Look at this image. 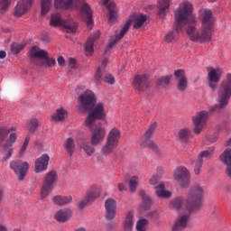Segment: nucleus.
I'll list each match as a JSON object with an SVG mask.
<instances>
[{
	"label": "nucleus",
	"instance_id": "nucleus-8",
	"mask_svg": "<svg viewBox=\"0 0 231 231\" xmlns=\"http://www.w3.org/2000/svg\"><path fill=\"white\" fill-rule=\"evenodd\" d=\"M57 181H59V175L57 174V171L51 170L45 174L40 192L41 198H42V199H46V198L50 196Z\"/></svg>",
	"mask_w": 231,
	"mask_h": 231
},
{
	"label": "nucleus",
	"instance_id": "nucleus-64",
	"mask_svg": "<svg viewBox=\"0 0 231 231\" xmlns=\"http://www.w3.org/2000/svg\"><path fill=\"white\" fill-rule=\"evenodd\" d=\"M231 145V138L226 142V146L229 147Z\"/></svg>",
	"mask_w": 231,
	"mask_h": 231
},
{
	"label": "nucleus",
	"instance_id": "nucleus-45",
	"mask_svg": "<svg viewBox=\"0 0 231 231\" xmlns=\"http://www.w3.org/2000/svg\"><path fill=\"white\" fill-rule=\"evenodd\" d=\"M171 79L172 76H163L157 81V86H161L162 88H165V86H169L171 84Z\"/></svg>",
	"mask_w": 231,
	"mask_h": 231
},
{
	"label": "nucleus",
	"instance_id": "nucleus-13",
	"mask_svg": "<svg viewBox=\"0 0 231 231\" xmlns=\"http://www.w3.org/2000/svg\"><path fill=\"white\" fill-rule=\"evenodd\" d=\"M79 102L81 109L84 111H88V109L93 107V105L97 104V96L93 91L88 89L79 95Z\"/></svg>",
	"mask_w": 231,
	"mask_h": 231
},
{
	"label": "nucleus",
	"instance_id": "nucleus-49",
	"mask_svg": "<svg viewBox=\"0 0 231 231\" xmlns=\"http://www.w3.org/2000/svg\"><path fill=\"white\" fill-rule=\"evenodd\" d=\"M138 181H139V179L136 176H134L130 179L129 180L130 192L136 191V188L138 187Z\"/></svg>",
	"mask_w": 231,
	"mask_h": 231
},
{
	"label": "nucleus",
	"instance_id": "nucleus-1",
	"mask_svg": "<svg viewBox=\"0 0 231 231\" xmlns=\"http://www.w3.org/2000/svg\"><path fill=\"white\" fill-rule=\"evenodd\" d=\"M174 30L177 33L186 30L187 35L193 42H210L216 19L210 9L200 11L201 27L198 28V20L194 15V5L189 1H183L174 12Z\"/></svg>",
	"mask_w": 231,
	"mask_h": 231
},
{
	"label": "nucleus",
	"instance_id": "nucleus-3",
	"mask_svg": "<svg viewBox=\"0 0 231 231\" xmlns=\"http://www.w3.org/2000/svg\"><path fill=\"white\" fill-rule=\"evenodd\" d=\"M145 21H147V16L145 14H134L130 15L129 19L125 23V25L122 27L119 33L116 36H112L110 38V42H109V44L107 47L108 50H111V48H114L115 45L116 44V42H118V41H122V39H124V37L125 36V33H127V32H129V28H131V24H133V23H134V24H133L134 28L135 30H138L139 28H142L143 26V24H145Z\"/></svg>",
	"mask_w": 231,
	"mask_h": 231
},
{
	"label": "nucleus",
	"instance_id": "nucleus-63",
	"mask_svg": "<svg viewBox=\"0 0 231 231\" xmlns=\"http://www.w3.org/2000/svg\"><path fill=\"white\" fill-rule=\"evenodd\" d=\"M157 172H158L159 174H163V168L158 167V168H157Z\"/></svg>",
	"mask_w": 231,
	"mask_h": 231
},
{
	"label": "nucleus",
	"instance_id": "nucleus-40",
	"mask_svg": "<svg viewBox=\"0 0 231 231\" xmlns=\"http://www.w3.org/2000/svg\"><path fill=\"white\" fill-rule=\"evenodd\" d=\"M3 152L5 156L3 157V162H7L12 158V154H14V147L8 144H5L3 147Z\"/></svg>",
	"mask_w": 231,
	"mask_h": 231
},
{
	"label": "nucleus",
	"instance_id": "nucleus-24",
	"mask_svg": "<svg viewBox=\"0 0 231 231\" xmlns=\"http://www.w3.org/2000/svg\"><path fill=\"white\" fill-rule=\"evenodd\" d=\"M102 5L107 7L109 12L108 23L109 24H113L116 23V19H118V10L116 9V4L110 2L109 0H103Z\"/></svg>",
	"mask_w": 231,
	"mask_h": 231
},
{
	"label": "nucleus",
	"instance_id": "nucleus-57",
	"mask_svg": "<svg viewBox=\"0 0 231 231\" xmlns=\"http://www.w3.org/2000/svg\"><path fill=\"white\" fill-rule=\"evenodd\" d=\"M69 68H71L72 69L77 68V60L73 59V58H69Z\"/></svg>",
	"mask_w": 231,
	"mask_h": 231
},
{
	"label": "nucleus",
	"instance_id": "nucleus-55",
	"mask_svg": "<svg viewBox=\"0 0 231 231\" xmlns=\"http://www.w3.org/2000/svg\"><path fill=\"white\" fill-rule=\"evenodd\" d=\"M162 180V175H153L152 176V178L150 179V183L152 185H157L158 181H160Z\"/></svg>",
	"mask_w": 231,
	"mask_h": 231
},
{
	"label": "nucleus",
	"instance_id": "nucleus-15",
	"mask_svg": "<svg viewBox=\"0 0 231 231\" xmlns=\"http://www.w3.org/2000/svg\"><path fill=\"white\" fill-rule=\"evenodd\" d=\"M173 178L180 187H187L190 183V172L185 166L177 167L173 171Z\"/></svg>",
	"mask_w": 231,
	"mask_h": 231
},
{
	"label": "nucleus",
	"instance_id": "nucleus-18",
	"mask_svg": "<svg viewBox=\"0 0 231 231\" xmlns=\"http://www.w3.org/2000/svg\"><path fill=\"white\" fill-rule=\"evenodd\" d=\"M92 132V136L90 139L91 145L97 146L100 145L102 142H104V138H106V128L102 127V125H97L96 128H93V125L89 127Z\"/></svg>",
	"mask_w": 231,
	"mask_h": 231
},
{
	"label": "nucleus",
	"instance_id": "nucleus-19",
	"mask_svg": "<svg viewBox=\"0 0 231 231\" xmlns=\"http://www.w3.org/2000/svg\"><path fill=\"white\" fill-rule=\"evenodd\" d=\"M174 78L176 80V88H177L178 91H180V93L187 91V88L189 86V80L187 79L185 71L181 69L175 70Z\"/></svg>",
	"mask_w": 231,
	"mask_h": 231
},
{
	"label": "nucleus",
	"instance_id": "nucleus-29",
	"mask_svg": "<svg viewBox=\"0 0 231 231\" xmlns=\"http://www.w3.org/2000/svg\"><path fill=\"white\" fill-rule=\"evenodd\" d=\"M171 1L172 0H159L157 4L158 15L159 17H165L169 13V8L171 6Z\"/></svg>",
	"mask_w": 231,
	"mask_h": 231
},
{
	"label": "nucleus",
	"instance_id": "nucleus-34",
	"mask_svg": "<svg viewBox=\"0 0 231 231\" xmlns=\"http://www.w3.org/2000/svg\"><path fill=\"white\" fill-rule=\"evenodd\" d=\"M187 200L182 199V197H177L171 200V207L175 210H183V208H187Z\"/></svg>",
	"mask_w": 231,
	"mask_h": 231
},
{
	"label": "nucleus",
	"instance_id": "nucleus-20",
	"mask_svg": "<svg viewBox=\"0 0 231 231\" xmlns=\"http://www.w3.org/2000/svg\"><path fill=\"white\" fill-rule=\"evenodd\" d=\"M33 0H20L14 6V17H23L32 8Z\"/></svg>",
	"mask_w": 231,
	"mask_h": 231
},
{
	"label": "nucleus",
	"instance_id": "nucleus-41",
	"mask_svg": "<svg viewBox=\"0 0 231 231\" xmlns=\"http://www.w3.org/2000/svg\"><path fill=\"white\" fill-rule=\"evenodd\" d=\"M149 225V220L145 218H140L135 225L136 231H147V226Z\"/></svg>",
	"mask_w": 231,
	"mask_h": 231
},
{
	"label": "nucleus",
	"instance_id": "nucleus-25",
	"mask_svg": "<svg viewBox=\"0 0 231 231\" xmlns=\"http://www.w3.org/2000/svg\"><path fill=\"white\" fill-rule=\"evenodd\" d=\"M99 38H100V32L97 31L87 41L86 45H85V52L88 57H90L91 55H93V53L95 51V49L93 48V46L95 44V41H97V39H99Z\"/></svg>",
	"mask_w": 231,
	"mask_h": 231
},
{
	"label": "nucleus",
	"instance_id": "nucleus-50",
	"mask_svg": "<svg viewBox=\"0 0 231 231\" xmlns=\"http://www.w3.org/2000/svg\"><path fill=\"white\" fill-rule=\"evenodd\" d=\"M15 142H17V134L14 132H11L9 138L6 140L5 144L14 147Z\"/></svg>",
	"mask_w": 231,
	"mask_h": 231
},
{
	"label": "nucleus",
	"instance_id": "nucleus-11",
	"mask_svg": "<svg viewBox=\"0 0 231 231\" xmlns=\"http://www.w3.org/2000/svg\"><path fill=\"white\" fill-rule=\"evenodd\" d=\"M49 55L48 51L41 50L37 46L32 47L29 52V57L32 59V62L37 60H45L47 66L51 68V66H55L56 61L55 59L50 58Z\"/></svg>",
	"mask_w": 231,
	"mask_h": 231
},
{
	"label": "nucleus",
	"instance_id": "nucleus-59",
	"mask_svg": "<svg viewBox=\"0 0 231 231\" xmlns=\"http://www.w3.org/2000/svg\"><path fill=\"white\" fill-rule=\"evenodd\" d=\"M41 39L43 42H50V35L46 32L42 33Z\"/></svg>",
	"mask_w": 231,
	"mask_h": 231
},
{
	"label": "nucleus",
	"instance_id": "nucleus-26",
	"mask_svg": "<svg viewBox=\"0 0 231 231\" xmlns=\"http://www.w3.org/2000/svg\"><path fill=\"white\" fill-rule=\"evenodd\" d=\"M72 214L73 212L71 211V209L65 208L58 210L55 213L54 217L59 223H66V221H68V219L71 217Z\"/></svg>",
	"mask_w": 231,
	"mask_h": 231
},
{
	"label": "nucleus",
	"instance_id": "nucleus-21",
	"mask_svg": "<svg viewBox=\"0 0 231 231\" xmlns=\"http://www.w3.org/2000/svg\"><path fill=\"white\" fill-rule=\"evenodd\" d=\"M105 217L108 221H113L116 216V200L115 199H107L105 201Z\"/></svg>",
	"mask_w": 231,
	"mask_h": 231
},
{
	"label": "nucleus",
	"instance_id": "nucleus-48",
	"mask_svg": "<svg viewBox=\"0 0 231 231\" xmlns=\"http://www.w3.org/2000/svg\"><path fill=\"white\" fill-rule=\"evenodd\" d=\"M22 50H24V44L16 42L11 44V51L14 55H17Z\"/></svg>",
	"mask_w": 231,
	"mask_h": 231
},
{
	"label": "nucleus",
	"instance_id": "nucleus-22",
	"mask_svg": "<svg viewBox=\"0 0 231 231\" xmlns=\"http://www.w3.org/2000/svg\"><path fill=\"white\" fill-rule=\"evenodd\" d=\"M50 164V155L47 153L42 154L34 162V172L39 174V172H44L48 171V165Z\"/></svg>",
	"mask_w": 231,
	"mask_h": 231
},
{
	"label": "nucleus",
	"instance_id": "nucleus-44",
	"mask_svg": "<svg viewBox=\"0 0 231 231\" xmlns=\"http://www.w3.org/2000/svg\"><path fill=\"white\" fill-rule=\"evenodd\" d=\"M30 135H27L24 139L22 147L20 148V151L18 152V158H23V156H24V152H26V149H28V143H30Z\"/></svg>",
	"mask_w": 231,
	"mask_h": 231
},
{
	"label": "nucleus",
	"instance_id": "nucleus-33",
	"mask_svg": "<svg viewBox=\"0 0 231 231\" xmlns=\"http://www.w3.org/2000/svg\"><path fill=\"white\" fill-rule=\"evenodd\" d=\"M155 194L157 198H171L172 193L171 191L165 190V184L160 183L155 187Z\"/></svg>",
	"mask_w": 231,
	"mask_h": 231
},
{
	"label": "nucleus",
	"instance_id": "nucleus-56",
	"mask_svg": "<svg viewBox=\"0 0 231 231\" xmlns=\"http://www.w3.org/2000/svg\"><path fill=\"white\" fill-rule=\"evenodd\" d=\"M217 138H219V134H213L211 135H208V142H210L211 143H214V142H217Z\"/></svg>",
	"mask_w": 231,
	"mask_h": 231
},
{
	"label": "nucleus",
	"instance_id": "nucleus-51",
	"mask_svg": "<svg viewBox=\"0 0 231 231\" xmlns=\"http://www.w3.org/2000/svg\"><path fill=\"white\" fill-rule=\"evenodd\" d=\"M165 42H174L176 41V33L173 31L168 32L164 36Z\"/></svg>",
	"mask_w": 231,
	"mask_h": 231
},
{
	"label": "nucleus",
	"instance_id": "nucleus-37",
	"mask_svg": "<svg viewBox=\"0 0 231 231\" xmlns=\"http://www.w3.org/2000/svg\"><path fill=\"white\" fill-rule=\"evenodd\" d=\"M220 161L226 167L228 165H231V149L227 148L226 149L223 153L220 155Z\"/></svg>",
	"mask_w": 231,
	"mask_h": 231
},
{
	"label": "nucleus",
	"instance_id": "nucleus-53",
	"mask_svg": "<svg viewBox=\"0 0 231 231\" xmlns=\"http://www.w3.org/2000/svg\"><path fill=\"white\" fill-rule=\"evenodd\" d=\"M89 203H93V202H92V201L89 199V198L86 195V196H85V199H82V200H80V201L78 203V207H79V208L82 209V208H84L85 207H87L88 204H89Z\"/></svg>",
	"mask_w": 231,
	"mask_h": 231
},
{
	"label": "nucleus",
	"instance_id": "nucleus-32",
	"mask_svg": "<svg viewBox=\"0 0 231 231\" xmlns=\"http://www.w3.org/2000/svg\"><path fill=\"white\" fill-rule=\"evenodd\" d=\"M134 226V220L133 219V213L128 212L123 222V230L133 231Z\"/></svg>",
	"mask_w": 231,
	"mask_h": 231
},
{
	"label": "nucleus",
	"instance_id": "nucleus-60",
	"mask_svg": "<svg viewBox=\"0 0 231 231\" xmlns=\"http://www.w3.org/2000/svg\"><path fill=\"white\" fill-rule=\"evenodd\" d=\"M58 64L59 66H64L66 64V60H64V57L62 56L58 57Z\"/></svg>",
	"mask_w": 231,
	"mask_h": 231
},
{
	"label": "nucleus",
	"instance_id": "nucleus-2",
	"mask_svg": "<svg viewBox=\"0 0 231 231\" xmlns=\"http://www.w3.org/2000/svg\"><path fill=\"white\" fill-rule=\"evenodd\" d=\"M205 196V187L199 183L193 184L187 195L186 199V210L188 214L180 215L177 220L173 223L171 231H182L187 228L189 225V219L190 217V212L194 210H199L201 208V203H203V198Z\"/></svg>",
	"mask_w": 231,
	"mask_h": 231
},
{
	"label": "nucleus",
	"instance_id": "nucleus-35",
	"mask_svg": "<svg viewBox=\"0 0 231 231\" xmlns=\"http://www.w3.org/2000/svg\"><path fill=\"white\" fill-rule=\"evenodd\" d=\"M68 117V111L64 108H59L54 115L51 116L54 122H62Z\"/></svg>",
	"mask_w": 231,
	"mask_h": 231
},
{
	"label": "nucleus",
	"instance_id": "nucleus-42",
	"mask_svg": "<svg viewBox=\"0 0 231 231\" xmlns=\"http://www.w3.org/2000/svg\"><path fill=\"white\" fill-rule=\"evenodd\" d=\"M38 127H39V120H37L36 118H33L27 123V130L29 131V133H32V134L35 133Z\"/></svg>",
	"mask_w": 231,
	"mask_h": 231
},
{
	"label": "nucleus",
	"instance_id": "nucleus-43",
	"mask_svg": "<svg viewBox=\"0 0 231 231\" xmlns=\"http://www.w3.org/2000/svg\"><path fill=\"white\" fill-rule=\"evenodd\" d=\"M12 6V0H0V14H6Z\"/></svg>",
	"mask_w": 231,
	"mask_h": 231
},
{
	"label": "nucleus",
	"instance_id": "nucleus-52",
	"mask_svg": "<svg viewBox=\"0 0 231 231\" xmlns=\"http://www.w3.org/2000/svg\"><path fill=\"white\" fill-rule=\"evenodd\" d=\"M103 81L106 82V84H109L110 86H113V84H115V82H116L115 76H113L111 74H106L103 78Z\"/></svg>",
	"mask_w": 231,
	"mask_h": 231
},
{
	"label": "nucleus",
	"instance_id": "nucleus-9",
	"mask_svg": "<svg viewBox=\"0 0 231 231\" xmlns=\"http://www.w3.org/2000/svg\"><path fill=\"white\" fill-rule=\"evenodd\" d=\"M51 26H61V28L65 29L68 33H75L77 32L78 24L73 21V19L69 18L67 20H63L60 17V14L56 13L51 15Z\"/></svg>",
	"mask_w": 231,
	"mask_h": 231
},
{
	"label": "nucleus",
	"instance_id": "nucleus-30",
	"mask_svg": "<svg viewBox=\"0 0 231 231\" xmlns=\"http://www.w3.org/2000/svg\"><path fill=\"white\" fill-rule=\"evenodd\" d=\"M52 201H53V204L58 205V207H64L66 205H69V203L73 201V197L71 195H68V196L57 195L53 197Z\"/></svg>",
	"mask_w": 231,
	"mask_h": 231
},
{
	"label": "nucleus",
	"instance_id": "nucleus-62",
	"mask_svg": "<svg viewBox=\"0 0 231 231\" xmlns=\"http://www.w3.org/2000/svg\"><path fill=\"white\" fill-rule=\"evenodd\" d=\"M0 231H8V228L5 225L0 224Z\"/></svg>",
	"mask_w": 231,
	"mask_h": 231
},
{
	"label": "nucleus",
	"instance_id": "nucleus-39",
	"mask_svg": "<svg viewBox=\"0 0 231 231\" xmlns=\"http://www.w3.org/2000/svg\"><path fill=\"white\" fill-rule=\"evenodd\" d=\"M15 131V127H0V145L3 143L10 133Z\"/></svg>",
	"mask_w": 231,
	"mask_h": 231
},
{
	"label": "nucleus",
	"instance_id": "nucleus-31",
	"mask_svg": "<svg viewBox=\"0 0 231 231\" xmlns=\"http://www.w3.org/2000/svg\"><path fill=\"white\" fill-rule=\"evenodd\" d=\"M74 0H54L56 10H69L73 6Z\"/></svg>",
	"mask_w": 231,
	"mask_h": 231
},
{
	"label": "nucleus",
	"instance_id": "nucleus-58",
	"mask_svg": "<svg viewBox=\"0 0 231 231\" xmlns=\"http://www.w3.org/2000/svg\"><path fill=\"white\" fill-rule=\"evenodd\" d=\"M117 188L119 192H124V190H127V186L124 182L118 183Z\"/></svg>",
	"mask_w": 231,
	"mask_h": 231
},
{
	"label": "nucleus",
	"instance_id": "nucleus-6",
	"mask_svg": "<svg viewBox=\"0 0 231 231\" xmlns=\"http://www.w3.org/2000/svg\"><path fill=\"white\" fill-rule=\"evenodd\" d=\"M156 129H158V123L157 122L152 123L149 125L147 131L143 134L140 145L143 149H145V148L151 149L152 151H153V152H156V154H160L161 152L160 147L154 141L151 140V138L154 136V133L156 132Z\"/></svg>",
	"mask_w": 231,
	"mask_h": 231
},
{
	"label": "nucleus",
	"instance_id": "nucleus-10",
	"mask_svg": "<svg viewBox=\"0 0 231 231\" xmlns=\"http://www.w3.org/2000/svg\"><path fill=\"white\" fill-rule=\"evenodd\" d=\"M9 167L10 170L14 171V174H16L19 181H23L26 178V174H28V171H30V163L21 160L11 161Z\"/></svg>",
	"mask_w": 231,
	"mask_h": 231
},
{
	"label": "nucleus",
	"instance_id": "nucleus-47",
	"mask_svg": "<svg viewBox=\"0 0 231 231\" xmlns=\"http://www.w3.org/2000/svg\"><path fill=\"white\" fill-rule=\"evenodd\" d=\"M139 196L142 198V199L146 207H149V205H151V203H152L151 197H149V195H147V193H145V190L141 189L139 191Z\"/></svg>",
	"mask_w": 231,
	"mask_h": 231
},
{
	"label": "nucleus",
	"instance_id": "nucleus-36",
	"mask_svg": "<svg viewBox=\"0 0 231 231\" xmlns=\"http://www.w3.org/2000/svg\"><path fill=\"white\" fill-rule=\"evenodd\" d=\"M65 149L69 154V156H73L74 152H75V141L73 140V138L69 137L66 141H65Z\"/></svg>",
	"mask_w": 231,
	"mask_h": 231
},
{
	"label": "nucleus",
	"instance_id": "nucleus-5",
	"mask_svg": "<svg viewBox=\"0 0 231 231\" xmlns=\"http://www.w3.org/2000/svg\"><path fill=\"white\" fill-rule=\"evenodd\" d=\"M120 138H122V131L117 127H113L107 134L105 144L101 147V154L103 156H111L116 149L120 145Z\"/></svg>",
	"mask_w": 231,
	"mask_h": 231
},
{
	"label": "nucleus",
	"instance_id": "nucleus-38",
	"mask_svg": "<svg viewBox=\"0 0 231 231\" xmlns=\"http://www.w3.org/2000/svg\"><path fill=\"white\" fill-rule=\"evenodd\" d=\"M190 129L189 128H182L180 130L178 136L180 140V142H184L185 143H188L189 138H190Z\"/></svg>",
	"mask_w": 231,
	"mask_h": 231
},
{
	"label": "nucleus",
	"instance_id": "nucleus-54",
	"mask_svg": "<svg viewBox=\"0 0 231 231\" xmlns=\"http://www.w3.org/2000/svg\"><path fill=\"white\" fill-rule=\"evenodd\" d=\"M83 150L88 156H91L93 152H95V147L89 145V144H84Z\"/></svg>",
	"mask_w": 231,
	"mask_h": 231
},
{
	"label": "nucleus",
	"instance_id": "nucleus-27",
	"mask_svg": "<svg viewBox=\"0 0 231 231\" xmlns=\"http://www.w3.org/2000/svg\"><path fill=\"white\" fill-rule=\"evenodd\" d=\"M107 62H109V60L106 58L101 65L97 67L96 73L94 74V82L96 84H100L102 82V75H104L106 68H107Z\"/></svg>",
	"mask_w": 231,
	"mask_h": 231
},
{
	"label": "nucleus",
	"instance_id": "nucleus-17",
	"mask_svg": "<svg viewBox=\"0 0 231 231\" xmlns=\"http://www.w3.org/2000/svg\"><path fill=\"white\" fill-rule=\"evenodd\" d=\"M151 81L149 80V77L145 74L134 76L132 81L134 89L140 92L149 89Z\"/></svg>",
	"mask_w": 231,
	"mask_h": 231
},
{
	"label": "nucleus",
	"instance_id": "nucleus-28",
	"mask_svg": "<svg viewBox=\"0 0 231 231\" xmlns=\"http://www.w3.org/2000/svg\"><path fill=\"white\" fill-rule=\"evenodd\" d=\"M102 194V188L99 185H91L87 191L86 196L93 202L95 199H98V197Z\"/></svg>",
	"mask_w": 231,
	"mask_h": 231
},
{
	"label": "nucleus",
	"instance_id": "nucleus-12",
	"mask_svg": "<svg viewBox=\"0 0 231 231\" xmlns=\"http://www.w3.org/2000/svg\"><path fill=\"white\" fill-rule=\"evenodd\" d=\"M208 84L211 91H216L219 82L221 81V77H223V69L220 68H208Z\"/></svg>",
	"mask_w": 231,
	"mask_h": 231
},
{
	"label": "nucleus",
	"instance_id": "nucleus-7",
	"mask_svg": "<svg viewBox=\"0 0 231 231\" xmlns=\"http://www.w3.org/2000/svg\"><path fill=\"white\" fill-rule=\"evenodd\" d=\"M87 111H88V116L85 121L87 127L95 125L97 120H104V118H106V106L104 103H95Z\"/></svg>",
	"mask_w": 231,
	"mask_h": 231
},
{
	"label": "nucleus",
	"instance_id": "nucleus-16",
	"mask_svg": "<svg viewBox=\"0 0 231 231\" xmlns=\"http://www.w3.org/2000/svg\"><path fill=\"white\" fill-rule=\"evenodd\" d=\"M214 147H210L208 150H204L199 153L198 160L195 162L194 172L198 176L201 172V167H203L204 162H208L214 155Z\"/></svg>",
	"mask_w": 231,
	"mask_h": 231
},
{
	"label": "nucleus",
	"instance_id": "nucleus-4",
	"mask_svg": "<svg viewBox=\"0 0 231 231\" xmlns=\"http://www.w3.org/2000/svg\"><path fill=\"white\" fill-rule=\"evenodd\" d=\"M231 97V74L228 73L220 84L218 89V104L212 106L211 113H220L221 109H225L228 106V100Z\"/></svg>",
	"mask_w": 231,
	"mask_h": 231
},
{
	"label": "nucleus",
	"instance_id": "nucleus-23",
	"mask_svg": "<svg viewBox=\"0 0 231 231\" xmlns=\"http://www.w3.org/2000/svg\"><path fill=\"white\" fill-rule=\"evenodd\" d=\"M81 18L87 23L88 28L93 27V12L87 3H84L80 9Z\"/></svg>",
	"mask_w": 231,
	"mask_h": 231
},
{
	"label": "nucleus",
	"instance_id": "nucleus-61",
	"mask_svg": "<svg viewBox=\"0 0 231 231\" xmlns=\"http://www.w3.org/2000/svg\"><path fill=\"white\" fill-rule=\"evenodd\" d=\"M6 57V51H0V59H5Z\"/></svg>",
	"mask_w": 231,
	"mask_h": 231
},
{
	"label": "nucleus",
	"instance_id": "nucleus-14",
	"mask_svg": "<svg viewBox=\"0 0 231 231\" xmlns=\"http://www.w3.org/2000/svg\"><path fill=\"white\" fill-rule=\"evenodd\" d=\"M207 120H208V112L205 110L197 113V115L192 117L194 134H199L203 131V127L207 125Z\"/></svg>",
	"mask_w": 231,
	"mask_h": 231
},
{
	"label": "nucleus",
	"instance_id": "nucleus-46",
	"mask_svg": "<svg viewBox=\"0 0 231 231\" xmlns=\"http://www.w3.org/2000/svg\"><path fill=\"white\" fill-rule=\"evenodd\" d=\"M50 8H51V0H42V15H46Z\"/></svg>",
	"mask_w": 231,
	"mask_h": 231
}]
</instances>
